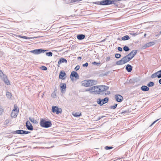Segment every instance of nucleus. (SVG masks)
Wrapping results in <instances>:
<instances>
[{
  "instance_id": "nucleus-22",
  "label": "nucleus",
  "mask_w": 161,
  "mask_h": 161,
  "mask_svg": "<svg viewBox=\"0 0 161 161\" xmlns=\"http://www.w3.org/2000/svg\"><path fill=\"white\" fill-rule=\"evenodd\" d=\"M85 36L83 34H78L77 36V39L79 40H82L84 39Z\"/></svg>"
},
{
  "instance_id": "nucleus-25",
  "label": "nucleus",
  "mask_w": 161,
  "mask_h": 161,
  "mask_svg": "<svg viewBox=\"0 0 161 161\" xmlns=\"http://www.w3.org/2000/svg\"><path fill=\"white\" fill-rule=\"evenodd\" d=\"M82 85L84 86H89L88 80H85L82 81Z\"/></svg>"
},
{
  "instance_id": "nucleus-43",
  "label": "nucleus",
  "mask_w": 161,
  "mask_h": 161,
  "mask_svg": "<svg viewBox=\"0 0 161 161\" xmlns=\"http://www.w3.org/2000/svg\"><path fill=\"white\" fill-rule=\"evenodd\" d=\"M88 65V63H86L85 64H83L82 66L83 67H87Z\"/></svg>"
},
{
  "instance_id": "nucleus-32",
  "label": "nucleus",
  "mask_w": 161,
  "mask_h": 161,
  "mask_svg": "<svg viewBox=\"0 0 161 161\" xmlns=\"http://www.w3.org/2000/svg\"><path fill=\"white\" fill-rule=\"evenodd\" d=\"M29 120L31 122H32L34 123H36V120L34 119L33 118L29 117Z\"/></svg>"
},
{
  "instance_id": "nucleus-53",
  "label": "nucleus",
  "mask_w": 161,
  "mask_h": 161,
  "mask_svg": "<svg viewBox=\"0 0 161 161\" xmlns=\"http://www.w3.org/2000/svg\"><path fill=\"white\" fill-rule=\"evenodd\" d=\"M158 82L161 85V79L159 80Z\"/></svg>"
},
{
  "instance_id": "nucleus-5",
  "label": "nucleus",
  "mask_w": 161,
  "mask_h": 161,
  "mask_svg": "<svg viewBox=\"0 0 161 161\" xmlns=\"http://www.w3.org/2000/svg\"><path fill=\"white\" fill-rule=\"evenodd\" d=\"M108 100L109 98L107 97H105L103 99H101L100 98H99L97 99V102L100 106H102L105 103H108Z\"/></svg>"
},
{
  "instance_id": "nucleus-6",
  "label": "nucleus",
  "mask_w": 161,
  "mask_h": 161,
  "mask_svg": "<svg viewBox=\"0 0 161 161\" xmlns=\"http://www.w3.org/2000/svg\"><path fill=\"white\" fill-rule=\"evenodd\" d=\"M52 110L53 113H56L57 114L61 113L62 111V109L61 108H59L56 106H53L52 107Z\"/></svg>"
},
{
  "instance_id": "nucleus-52",
  "label": "nucleus",
  "mask_w": 161,
  "mask_h": 161,
  "mask_svg": "<svg viewBox=\"0 0 161 161\" xmlns=\"http://www.w3.org/2000/svg\"><path fill=\"white\" fill-rule=\"evenodd\" d=\"M160 36V34H158L156 35L155 36V37H158Z\"/></svg>"
},
{
  "instance_id": "nucleus-36",
  "label": "nucleus",
  "mask_w": 161,
  "mask_h": 161,
  "mask_svg": "<svg viewBox=\"0 0 161 161\" xmlns=\"http://www.w3.org/2000/svg\"><path fill=\"white\" fill-rule=\"evenodd\" d=\"M121 56V55L119 53H116L115 55V57L117 58H119Z\"/></svg>"
},
{
  "instance_id": "nucleus-27",
  "label": "nucleus",
  "mask_w": 161,
  "mask_h": 161,
  "mask_svg": "<svg viewBox=\"0 0 161 161\" xmlns=\"http://www.w3.org/2000/svg\"><path fill=\"white\" fill-rule=\"evenodd\" d=\"M130 39L129 36L128 35H126L122 37V40L123 41H126Z\"/></svg>"
},
{
  "instance_id": "nucleus-7",
  "label": "nucleus",
  "mask_w": 161,
  "mask_h": 161,
  "mask_svg": "<svg viewBox=\"0 0 161 161\" xmlns=\"http://www.w3.org/2000/svg\"><path fill=\"white\" fill-rule=\"evenodd\" d=\"M46 50L43 49H36L30 51V52L35 54H39L41 53H44Z\"/></svg>"
},
{
  "instance_id": "nucleus-2",
  "label": "nucleus",
  "mask_w": 161,
  "mask_h": 161,
  "mask_svg": "<svg viewBox=\"0 0 161 161\" xmlns=\"http://www.w3.org/2000/svg\"><path fill=\"white\" fill-rule=\"evenodd\" d=\"M130 58L127 55L122 58L120 60H119L116 62L117 65H121L125 64L130 60Z\"/></svg>"
},
{
  "instance_id": "nucleus-47",
  "label": "nucleus",
  "mask_w": 161,
  "mask_h": 161,
  "mask_svg": "<svg viewBox=\"0 0 161 161\" xmlns=\"http://www.w3.org/2000/svg\"><path fill=\"white\" fill-rule=\"evenodd\" d=\"M103 117H104V116H101V117H99L97 118V120H99L100 119H101L103 118Z\"/></svg>"
},
{
  "instance_id": "nucleus-54",
  "label": "nucleus",
  "mask_w": 161,
  "mask_h": 161,
  "mask_svg": "<svg viewBox=\"0 0 161 161\" xmlns=\"http://www.w3.org/2000/svg\"><path fill=\"white\" fill-rule=\"evenodd\" d=\"M109 73V71H108V72H107V74H105L104 75H107V74H108Z\"/></svg>"
},
{
  "instance_id": "nucleus-35",
  "label": "nucleus",
  "mask_w": 161,
  "mask_h": 161,
  "mask_svg": "<svg viewBox=\"0 0 161 161\" xmlns=\"http://www.w3.org/2000/svg\"><path fill=\"white\" fill-rule=\"evenodd\" d=\"M117 104H115L114 105V106H111L110 107V108L111 109H115L117 106Z\"/></svg>"
},
{
  "instance_id": "nucleus-34",
  "label": "nucleus",
  "mask_w": 161,
  "mask_h": 161,
  "mask_svg": "<svg viewBox=\"0 0 161 161\" xmlns=\"http://www.w3.org/2000/svg\"><path fill=\"white\" fill-rule=\"evenodd\" d=\"M46 54L48 56L50 57L52 56L53 53L51 52H49L46 53Z\"/></svg>"
},
{
  "instance_id": "nucleus-20",
  "label": "nucleus",
  "mask_w": 161,
  "mask_h": 161,
  "mask_svg": "<svg viewBox=\"0 0 161 161\" xmlns=\"http://www.w3.org/2000/svg\"><path fill=\"white\" fill-rule=\"evenodd\" d=\"M125 69L128 72H130L131 71L132 69V67L131 65L128 64L126 66Z\"/></svg>"
},
{
  "instance_id": "nucleus-31",
  "label": "nucleus",
  "mask_w": 161,
  "mask_h": 161,
  "mask_svg": "<svg viewBox=\"0 0 161 161\" xmlns=\"http://www.w3.org/2000/svg\"><path fill=\"white\" fill-rule=\"evenodd\" d=\"M154 85V83L153 82H150L147 84L148 87H152Z\"/></svg>"
},
{
  "instance_id": "nucleus-26",
  "label": "nucleus",
  "mask_w": 161,
  "mask_h": 161,
  "mask_svg": "<svg viewBox=\"0 0 161 161\" xmlns=\"http://www.w3.org/2000/svg\"><path fill=\"white\" fill-rule=\"evenodd\" d=\"M3 81L7 85H9L10 84L9 80L7 77H3Z\"/></svg>"
},
{
  "instance_id": "nucleus-16",
  "label": "nucleus",
  "mask_w": 161,
  "mask_h": 161,
  "mask_svg": "<svg viewBox=\"0 0 161 161\" xmlns=\"http://www.w3.org/2000/svg\"><path fill=\"white\" fill-rule=\"evenodd\" d=\"M115 98L118 102H120L122 100L123 98L122 96L120 95H115Z\"/></svg>"
},
{
  "instance_id": "nucleus-13",
  "label": "nucleus",
  "mask_w": 161,
  "mask_h": 161,
  "mask_svg": "<svg viewBox=\"0 0 161 161\" xmlns=\"http://www.w3.org/2000/svg\"><path fill=\"white\" fill-rule=\"evenodd\" d=\"M67 62V61L66 59L63 58H61L58 62V66L59 67V65L62 63H66Z\"/></svg>"
},
{
  "instance_id": "nucleus-46",
  "label": "nucleus",
  "mask_w": 161,
  "mask_h": 161,
  "mask_svg": "<svg viewBox=\"0 0 161 161\" xmlns=\"http://www.w3.org/2000/svg\"><path fill=\"white\" fill-rule=\"evenodd\" d=\"M111 58L110 57H107L106 58V61H109L110 60Z\"/></svg>"
},
{
  "instance_id": "nucleus-50",
  "label": "nucleus",
  "mask_w": 161,
  "mask_h": 161,
  "mask_svg": "<svg viewBox=\"0 0 161 161\" xmlns=\"http://www.w3.org/2000/svg\"><path fill=\"white\" fill-rule=\"evenodd\" d=\"M158 119H157L155 121H154V122H153L152 124L150 125V126H152L153 125L156 121H157Z\"/></svg>"
},
{
  "instance_id": "nucleus-59",
  "label": "nucleus",
  "mask_w": 161,
  "mask_h": 161,
  "mask_svg": "<svg viewBox=\"0 0 161 161\" xmlns=\"http://www.w3.org/2000/svg\"><path fill=\"white\" fill-rule=\"evenodd\" d=\"M134 35H136V33H134Z\"/></svg>"
},
{
  "instance_id": "nucleus-3",
  "label": "nucleus",
  "mask_w": 161,
  "mask_h": 161,
  "mask_svg": "<svg viewBox=\"0 0 161 161\" xmlns=\"http://www.w3.org/2000/svg\"><path fill=\"white\" fill-rule=\"evenodd\" d=\"M40 125L42 127L48 128L51 126L52 123L50 121H46L44 119H41L40 122Z\"/></svg>"
},
{
  "instance_id": "nucleus-33",
  "label": "nucleus",
  "mask_w": 161,
  "mask_h": 161,
  "mask_svg": "<svg viewBox=\"0 0 161 161\" xmlns=\"http://www.w3.org/2000/svg\"><path fill=\"white\" fill-rule=\"evenodd\" d=\"M123 49L124 50L125 52L128 51L130 50V48H129V47L126 46H124L123 48Z\"/></svg>"
},
{
  "instance_id": "nucleus-4",
  "label": "nucleus",
  "mask_w": 161,
  "mask_h": 161,
  "mask_svg": "<svg viewBox=\"0 0 161 161\" xmlns=\"http://www.w3.org/2000/svg\"><path fill=\"white\" fill-rule=\"evenodd\" d=\"M113 1L111 0H104L101 1H97L93 3L101 5H107L112 4Z\"/></svg>"
},
{
  "instance_id": "nucleus-30",
  "label": "nucleus",
  "mask_w": 161,
  "mask_h": 161,
  "mask_svg": "<svg viewBox=\"0 0 161 161\" xmlns=\"http://www.w3.org/2000/svg\"><path fill=\"white\" fill-rule=\"evenodd\" d=\"M6 95L7 97L9 99H10V98H11V97L12 96V95H11V93H10L9 92H7L6 93Z\"/></svg>"
},
{
  "instance_id": "nucleus-24",
  "label": "nucleus",
  "mask_w": 161,
  "mask_h": 161,
  "mask_svg": "<svg viewBox=\"0 0 161 161\" xmlns=\"http://www.w3.org/2000/svg\"><path fill=\"white\" fill-rule=\"evenodd\" d=\"M18 37L22 38L24 39H31L33 38H37V37H27L25 36H22L20 35H19L18 36Z\"/></svg>"
},
{
  "instance_id": "nucleus-42",
  "label": "nucleus",
  "mask_w": 161,
  "mask_h": 161,
  "mask_svg": "<svg viewBox=\"0 0 161 161\" xmlns=\"http://www.w3.org/2000/svg\"><path fill=\"white\" fill-rule=\"evenodd\" d=\"M4 75L3 73V71L1 70H0V76L1 77H2Z\"/></svg>"
},
{
  "instance_id": "nucleus-15",
  "label": "nucleus",
  "mask_w": 161,
  "mask_h": 161,
  "mask_svg": "<svg viewBox=\"0 0 161 161\" xmlns=\"http://www.w3.org/2000/svg\"><path fill=\"white\" fill-rule=\"evenodd\" d=\"M88 84L89 86H91L97 84V81L94 80H88Z\"/></svg>"
},
{
  "instance_id": "nucleus-55",
  "label": "nucleus",
  "mask_w": 161,
  "mask_h": 161,
  "mask_svg": "<svg viewBox=\"0 0 161 161\" xmlns=\"http://www.w3.org/2000/svg\"><path fill=\"white\" fill-rule=\"evenodd\" d=\"M78 59H81V57H78Z\"/></svg>"
},
{
  "instance_id": "nucleus-17",
  "label": "nucleus",
  "mask_w": 161,
  "mask_h": 161,
  "mask_svg": "<svg viewBox=\"0 0 161 161\" xmlns=\"http://www.w3.org/2000/svg\"><path fill=\"white\" fill-rule=\"evenodd\" d=\"M25 130H18L14 131L12 133L13 134H24Z\"/></svg>"
},
{
  "instance_id": "nucleus-23",
  "label": "nucleus",
  "mask_w": 161,
  "mask_h": 161,
  "mask_svg": "<svg viewBox=\"0 0 161 161\" xmlns=\"http://www.w3.org/2000/svg\"><path fill=\"white\" fill-rule=\"evenodd\" d=\"M141 89L143 91H147L149 90V88L146 86H142L141 88Z\"/></svg>"
},
{
  "instance_id": "nucleus-56",
  "label": "nucleus",
  "mask_w": 161,
  "mask_h": 161,
  "mask_svg": "<svg viewBox=\"0 0 161 161\" xmlns=\"http://www.w3.org/2000/svg\"><path fill=\"white\" fill-rule=\"evenodd\" d=\"M146 35V34H144V36H145Z\"/></svg>"
},
{
  "instance_id": "nucleus-51",
  "label": "nucleus",
  "mask_w": 161,
  "mask_h": 161,
  "mask_svg": "<svg viewBox=\"0 0 161 161\" xmlns=\"http://www.w3.org/2000/svg\"><path fill=\"white\" fill-rule=\"evenodd\" d=\"M158 72L159 73V76H161V69L158 71Z\"/></svg>"
},
{
  "instance_id": "nucleus-41",
  "label": "nucleus",
  "mask_w": 161,
  "mask_h": 161,
  "mask_svg": "<svg viewBox=\"0 0 161 161\" xmlns=\"http://www.w3.org/2000/svg\"><path fill=\"white\" fill-rule=\"evenodd\" d=\"M80 68V66L79 65H77L76 66L75 68V69L76 71H77Z\"/></svg>"
},
{
  "instance_id": "nucleus-40",
  "label": "nucleus",
  "mask_w": 161,
  "mask_h": 161,
  "mask_svg": "<svg viewBox=\"0 0 161 161\" xmlns=\"http://www.w3.org/2000/svg\"><path fill=\"white\" fill-rule=\"evenodd\" d=\"M92 64L94 65H97V66H99L100 64V63H97L96 62H94L92 63Z\"/></svg>"
},
{
  "instance_id": "nucleus-49",
  "label": "nucleus",
  "mask_w": 161,
  "mask_h": 161,
  "mask_svg": "<svg viewBox=\"0 0 161 161\" xmlns=\"http://www.w3.org/2000/svg\"><path fill=\"white\" fill-rule=\"evenodd\" d=\"M30 132L28 131L25 130L24 134H26L30 133Z\"/></svg>"
},
{
  "instance_id": "nucleus-57",
  "label": "nucleus",
  "mask_w": 161,
  "mask_h": 161,
  "mask_svg": "<svg viewBox=\"0 0 161 161\" xmlns=\"http://www.w3.org/2000/svg\"><path fill=\"white\" fill-rule=\"evenodd\" d=\"M105 41V40H103V41H102V42H103V41Z\"/></svg>"
},
{
  "instance_id": "nucleus-19",
  "label": "nucleus",
  "mask_w": 161,
  "mask_h": 161,
  "mask_svg": "<svg viewBox=\"0 0 161 161\" xmlns=\"http://www.w3.org/2000/svg\"><path fill=\"white\" fill-rule=\"evenodd\" d=\"M154 44L155 42H150L146 44L145 45H144L143 47H144V48H145L146 47H148L152 46Z\"/></svg>"
},
{
  "instance_id": "nucleus-58",
  "label": "nucleus",
  "mask_w": 161,
  "mask_h": 161,
  "mask_svg": "<svg viewBox=\"0 0 161 161\" xmlns=\"http://www.w3.org/2000/svg\"><path fill=\"white\" fill-rule=\"evenodd\" d=\"M160 34H161V31H160Z\"/></svg>"
},
{
  "instance_id": "nucleus-12",
  "label": "nucleus",
  "mask_w": 161,
  "mask_h": 161,
  "mask_svg": "<svg viewBox=\"0 0 161 161\" xmlns=\"http://www.w3.org/2000/svg\"><path fill=\"white\" fill-rule=\"evenodd\" d=\"M26 125L27 129L29 130H33V128L30 121L27 120L26 122Z\"/></svg>"
},
{
  "instance_id": "nucleus-48",
  "label": "nucleus",
  "mask_w": 161,
  "mask_h": 161,
  "mask_svg": "<svg viewBox=\"0 0 161 161\" xmlns=\"http://www.w3.org/2000/svg\"><path fill=\"white\" fill-rule=\"evenodd\" d=\"M128 113L127 111H125L121 113V114H124L126 113Z\"/></svg>"
},
{
  "instance_id": "nucleus-9",
  "label": "nucleus",
  "mask_w": 161,
  "mask_h": 161,
  "mask_svg": "<svg viewBox=\"0 0 161 161\" xmlns=\"http://www.w3.org/2000/svg\"><path fill=\"white\" fill-rule=\"evenodd\" d=\"M137 52V50H132L130 53L127 55L130 58V60L135 56Z\"/></svg>"
},
{
  "instance_id": "nucleus-11",
  "label": "nucleus",
  "mask_w": 161,
  "mask_h": 161,
  "mask_svg": "<svg viewBox=\"0 0 161 161\" xmlns=\"http://www.w3.org/2000/svg\"><path fill=\"white\" fill-rule=\"evenodd\" d=\"M72 77H75L77 79H78L79 78V76L78 73L75 71H72L71 72V74L70 75V77L71 80H72Z\"/></svg>"
},
{
  "instance_id": "nucleus-39",
  "label": "nucleus",
  "mask_w": 161,
  "mask_h": 161,
  "mask_svg": "<svg viewBox=\"0 0 161 161\" xmlns=\"http://www.w3.org/2000/svg\"><path fill=\"white\" fill-rule=\"evenodd\" d=\"M113 148L112 147H108V146H106L105 147V149L106 150H109Z\"/></svg>"
},
{
  "instance_id": "nucleus-21",
  "label": "nucleus",
  "mask_w": 161,
  "mask_h": 161,
  "mask_svg": "<svg viewBox=\"0 0 161 161\" xmlns=\"http://www.w3.org/2000/svg\"><path fill=\"white\" fill-rule=\"evenodd\" d=\"M60 87L61 89V92H62L64 91H65L66 87V84L65 83L60 84Z\"/></svg>"
},
{
  "instance_id": "nucleus-28",
  "label": "nucleus",
  "mask_w": 161,
  "mask_h": 161,
  "mask_svg": "<svg viewBox=\"0 0 161 161\" xmlns=\"http://www.w3.org/2000/svg\"><path fill=\"white\" fill-rule=\"evenodd\" d=\"M93 86H92V87H90V88L86 89V91H89L91 93H93Z\"/></svg>"
},
{
  "instance_id": "nucleus-37",
  "label": "nucleus",
  "mask_w": 161,
  "mask_h": 161,
  "mask_svg": "<svg viewBox=\"0 0 161 161\" xmlns=\"http://www.w3.org/2000/svg\"><path fill=\"white\" fill-rule=\"evenodd\" d=\"M111 1H113V3H112V4H114V5L117 6L118 4L116 2H117L118 1L115 0H111Z\"/></svg>"
},
{
  "instance_id": "nucleus-18",
  "label": "nucleus",
  "mask_w": 161,
  "mask_h": 161,
  "mask_svg": "<svg viewBox=\"0 0 161 161\" xmlns=\"http://www.w3.org/2000/svg\"><path fill=\"white\" fill-rule=\"evenodd\" d=\"M159 73L158 71L153 74L151 76V78L152 79L154 78L157 77L158 78H161V76H159Z\"/></svg>"
},
{
  "instance_id": "nucleus-44",
  "label": "nucleus",
  "mask_w": 161,
  "mask_h": 161,
  "mask_svg": "<svg viewBox=\"0 0 161 161\" xmlns=\"http://www.w3.org/2000/svg\"><path fill=\"white\" fill-rule=\"evenodd\" d=\"M9 119H6V120L5 121L4 123H5V124H8V123H9Z\"/></svg>"
},
{
  "instance_id": "nucleus-1",
  "label": "nucleus",
  "mask_w": 161,
  "mask_h": 161,
  "mask_svg": "<svg viewBox=\"0 0 161 161\" xmlns=\"http://www.w3.org/2000/svg\"><path fill=\"white\" fill-rule=\"evenodd\" d=\"M99 86L100 93H101L100 94L103 95H107L110 94V92L107 90L109 88V86L103 85H99Z\"/></svg>"
},
{
  "instance_id": "nucleus-8",
  "label": "nucleus",
  "mask_w": 161,
  "mask_h": 161,
  "mask_svg": "<svg viewBox=\"0 0 161 161\" xmlns=\"http://www.w3.org/2000/svg\"><path fill=\"white\" fill-rule=\"evenodd\" d=\"M18 112L19 110L18 111L17 110V108L14 106V109L12 110L11 114V117L12 118H15L17 116Z\"/></svg>"
},
{
  "instance_id": "nucleus-10",
  "label": "nucleus",
  "mask_w": 161,
  "mask_h": 161,
  "mask_svg": "<svg viewBox=\"0 0 161 161\" xmlns=\"http://www.w3.org/2000/svg\"><path fill=\"white\" fill-rule=\"evenodd\" d=\"M93 93H94L95 94H100L99 88V86H93Z\"/></svg>"
},
{
  "instance_id": "nucleus-29",
  "label": "nucleus",
  "mask_w": 161,
  "mask_h": 161,
  "mask_svg": "<svg viewBox=\"0 0 161 161\" xmlns=\"http://www.w3.org/2000/svg\"><path fill=\"white\" fill-rule=\"evenodd\" d=\"M74 116L78 117L80 116L81 115V113L79 112L75 113V114H73Z\"/></svg>"
},
{
  "instance_id": "nucleus-45",
  "label": "nucleus",
  "mask_w": 161,
  "mask_h": 161,
  "mask_svg": "<svg viewBox=\"0 0 161 161\" xmlns=\"http://www.w3.org/2000/svg\"><path fill=\"white\" fill-rule=\"evenodd\" d=\"M118 50L120 52H121L122 51V48L120 47H118Z\"/></svg>"
},
{
  "instance_id": "nucleus-38",
  "label": "nucleus",
  "mask_w": 161,
  "mask_h": 161,
  "mask_svg": "<svg viewBox=\"0 0 161 161\" xmlns=\"http://www.w3.org/2000/svg\"><path fill=\"white\" fill-rule=\"evenodd\" d=\"M41 69L44 70H47V68L45 66H42L41 67Z\"/></svg>"
},
{
  "instance_id": "nucleus-14",
  "label": "nucleus",
  "mask_w": 161,
  "mask_h": 161,
  "mask_svg": "<svg viewBox=\"0 0 161 161\" xmlns=\"http://www.w3.org/2000/svg\"><path fill=\"white\" fill-rule=\"evenodd\" d=\"M66 75V73L64 71H61L59 75V78L60 79L64 80L65 79L64 78Z\"/></svg>"
}]
</instances>
